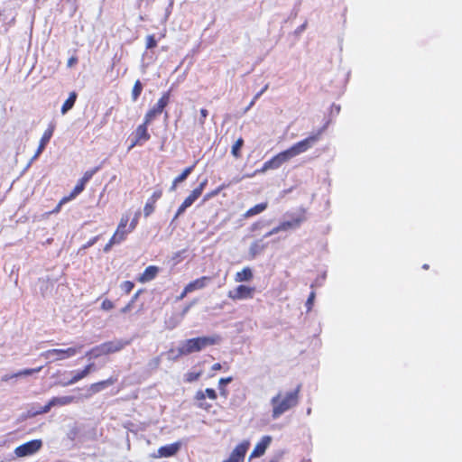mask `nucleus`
I'll return each mask as SVG.
<instances>
[{
  "label": "nucleus",
  "instance_id": "obj_22",
  "mask_svg": "<svg viewBox=\"0 0 462 462\" xmlns=\"http://www.w3.org/2000/svg\"><path fill=\"white\" fill-rule=\"evenodd\" d=\"M159 273V267L155 265H150L145 268L144 272L137 278V281L141 283L148 282L153 280Z\"/></svg>",
  "mask_w": 462,
  "mask_h": 462
},
{
  "label": "nucleus",
  "instance_id": "obj_48",
  "mask_svg": "<svg viewBox=\"0 0 462 462\" xmlns=\"http://www.w3.org/2000/svg\"><path fill=\"white\" fill-rule=\"evenodd\" d=\"M199 112H200L199 124L203 127L206 118L208 116V111L206 108H201Z\"/></svg>",
  "mask_w": 462,
  "mask_h": 462
},
{
  "label": "nucleus",
  "instance_id": "obj_15",
  "mask_svg": "<svg viewBox=\"0 0 462 462\" xmlns=\"http://www.w3.org/2000/svg\"><path fill=\"white\" fill-rule=\"evenodd\" d=\"M303 221L302 217H296L289 221H283L279 226L273 228L270 232H268L264 236L268 237L272 235L277 234L280 231H285L290 228L297 227L300 225V223Z\"/></svg>",
  "mask_w": 462,
  "mask_h": 462
},
{
  "label": "nucleus",
  "instance_id": "obj_14",
  "mask_svg": "<svg viewBox=\"0 0 462 462\" xmlns=\"http://www.w3.org/2000/svg\"><path fill=\"white\" fill-rule=\"evenodd\" d=\"M54 130H55V125L53 123H51L48 125L47 129L44 131V133L40 140V143H39V146L37 148L35 154L33 155V159H36L37 157H39V155L43 152L46 145L50 142L51 136L53 135Z\"/></svg>",
  "mask_w": 462,
  "mask_h": 462
},
{
  "label": "nucleus",
  "instance_id": "obj_50",
  "mask_svg": "<svg viewBox=\"0 0 462 462\" xmlns=\"http://www.w3.org/2000/svg\"><path fill=\"white\" fill-rule=\"evenodd\" d=\"M78 61H79V59H78V57H77V56H71V57L68 60V61H67V66H68L69 68H71V67H73L74 65H76V64L78 63Z\"/></svg>",
  "mask_w": 462,
  "mask_h": 462
},
{
  "label": "nucleus",
  "instance_id": "obj_62",
  "mask_svg": "<svg viewBox=\"0 0 462 462\" xmlns=\"http://www.w3.org/2000/svg\"><path fill=\"white\" fill-rule=\"evenodd\" d=\"M67 2H77V0H66Z\"/></svg>",
  "mask_w": 462,
  "mask_h": 462
},
{
  "label": "nucleus",
  "instance_id": "obj_58",
  "mask_svg": "<svg viewBox=\"0 0 462 462\" xmlns=\"http://www.w3.org/2000/svg\"><path fill=\"white\" fill-rule=\"evenodd\" d=\"M269 462H278V458H273Z\"/></svg>",
  "mask_w": 462,
  "mask_h": 462
},
{
  "label": "nucleus",
  "instance_id": "obj_45",
  "mask_svg": "<svg viewBox=\"0 0 462 462\" xmlns=\"http://www.w3.org/2000/svg\"><path fill=\"white\" fill-rule=\"evenodd\" d=\"M162 196V189H156L153 191L152 196L149 198L150 200L152 202H157L158 199H160Z\"/></svg>",
  "mask_w": 462,
  "mask_h": 462
},
{
  "label": "nucleus",
  "instance_id": "obj_12",
  "mask_svg": "<svg viewBox=\"0 0 462 462\" xmlns=\"http://www.w3.org/2000/svg\"><path fill=\"white\" fill-rule=\"evenodd\" d=\"M250 447L248 440H244L235 447L229 457L223 462H244L246 452Z\"/></svg>",
  "mask_w": 462,
  "mask_h": 462
},
{
  "label": "nucleus",
  "instance_id": "obj_54",
  "mask_svg": "<svg viewBox=\"0 0 462 462\" xmlns=\"http://www.w3.org/2000/svg\"><path fill=\"white\" fill-rule=\"evenodd\" d=\"M178 184L179 183H175V179H174L173 181H172V184L171 186V191L175 190Z\"/></svg>",
  "mask_w": 462,
  "mask_h": 462
},
{
  "label": "nucleus",
  "instance_id": "obj_34",
  "mask_svg": "<svg viewBox=\"0 0 462 462\" xmlns=\"http://www.w3.org/2000/svg\"><path fill=\"white\" fill-rule=\"evenodd\" d=\"M264 247H265V245L263 244H262L261 241H255L251 245L250 252L254 256L257 254H259L261 251H263Z\"/></svg>",
  "mask_w": 462,
  "mask_h": 462
},
{
  "label": "nucleus",
  "instance_id": "obj_43",
  "mask_svg": "<svg viewBox=\"0 0 462 462\" xmlns=\"http://www.w3.org/2000/svg\"><path fill=\"white\" fill-rule=\"evenodd\" d=\"M139 217H140V212H136L134 215V217L132 219V221L129 224V227H128L129 232H132L133 230L135 229V227L138 224Z\"/></svg>",
  "mask_w": 462,
  "mask_h": 462
},
{
  "label": "nucleus",
  "instance_id": "obj_25",
  "mask_svg": "<svg viewBox=\"0 0 462 462\" xmlns=\"http://www.w3.org/2000/svg\"><path fill=\"white\" fill-rule=\"evenodd\" d=\"M42 369V366H39L37 368H27V369H23V370H21L12 375H5V377H3V380L4 381H7L11 378H14V377H19V376H22V375H32V374H35V373H39L41 370Z\"/></svg>",
  "mask_w": 462,
  "mask_h": 462
},
{
  "label": "nucleus",
  "instance_id": "obj_16",
  "mask_svg": "<svg viewBox=\"0 0 462 462\" xmlns=\"http://www.w3.org/2000/svg\"><path fill=\"white\" fill-rule=\"evenodd\" d=\"M117 381L116 377L110 376L106 380H102L90 384L88 388V393L86 394V398L91 397L93 394L99 393L106 387L114 384Z\"/></svg>",
  "mask_w": 462,
  "mask_h": 462
},
{
  "label": "nucleus",
  "instance_id": "obj_35",
  "mask_svg": "<svg viewBox=\"0 0 462 462\" xmlns=\"http://www.w3.org/2000/svg\"><path fill=\"white\" fill-rule=\"evenodd\" d=\"M202 375V371L199 372H189L185 374V382L186 383H193L199 379Z\"/></svg>",
  "mask_w": 462,
  "mask_h": 462
},
{
  "label": "nucleus",
  "instance_id": "obj_3",
  "mask_svg": "<svg viewBox=\"0 0 462 462\" xmlns=\"http://www.w3.org/2000/svg\"><path fill=\"white\" fill-rule=\"evenodd\" d=\"M301 384L299 383L293 390L288 392L279 391L272 397V418L279 419L282 414L295 408L300 399Z\"/></svg>",
  "mask_w": 462,
  "mask_h": 462
},
{
  "label": "nucleus",
  "instance_id": "obj_10",
  "mask_svg": "<svg viewBox=\"0 0 462 462\" xmlns=\"http://www.w3.org/2000/svg\"><path fill=\"white\" fill-rule=\"evenodd\" d=\"M211 280H212V278L210 276H201L199 278L195 279L194 281L189 282L184 287L181 293L177 297V300H181L189 293L206 288L208 285V283L211 282Z\"/></svg>",
  "mask_w": 462,
  "mask_h": 462
},
{
  "label": "nucleus",
  "instance_id": "obj_51",
  "mask_svg": "<svg viewBox=\"0 0 462 462\" xmlns=\"http://www.w3.org/2000/svg\"><path fill=\"white\" fill-rule=\"evenodd\" d=\"M98 240V236L92 237L86 245H83V248H88L95 245Z\"/></svg>",
  "mask_w": 462,
  "mask_h": 462
},
{
  "label": "nucleus",
  "instance_id": "obj_36",
  "mask_svg": "<svg viewBox=\"0 0 462 462\" xmlns=\"http://www.w3.org/2000/svg\"><path fill=\"white\" fill-rule=\"evenodd\" d=\"M155 202H152L150 199L147 200L143 208V214L145 217H149L151 214L153 213L155 209Z\"/></svg>",
  "mask_w": 462,
  "mask_h": 462
},
{
  "label": "nucleus",
  "instance_id": "obj_13",
  "mask_svg": "<svg viewBox=\"0 0 462 462\" xmlns=\"http://www.w3.org/2000/svg\"><path fill=\"white\" fill-rule=\"evenodd\" d=\"M103 344L105 347V354L107 356L123 350L126 346L130 344V340L115 339L104 342Z\"/></svg>",
  "mask_w": 462,
  "mask_h": 462
},
{
  "label": "nucleus",
  "instance_id": "obj_52",
  "mask_svg": "<svg viewBox=\"0 0 462 462\" xmlns=\"http://www.w3.org/2000/svg\"><path fill=\"white\" fill-rule=\"evenodd\" d=\"M223 368V365L220 363H216L212 365L211 370L212 371H218Z\"/></svg>",
  "mask_w": 462,
  "mask_h": 462
},
{
  "label": "nucleus",
  "instance_id": "obj_59",
  "mask_svg": "<svg viewBox=\"0 0 462 462\" xmlns=\"http://www.w3.org/2000/svg\"><path fill=\"white\" fill-rule=\"evenodd\" d=\"M190 306H187L185 309H184V312H187L189 310Z\"/></svg>",
  "mask_w": 462,
  "mask_h": 462
},
{
  "label": "nucleus",
  "instance_id": "obj_19",
  "mask_svg": "<svg viewBox=\"0 0 462 462\" xmlns=\"http://www.w3.org/2000/svg\"><path fill=\"white\" fill-rule=\"evenodd\" d=\"M95 370V365L93 363L87 365L82 370L77 371L70 380L65 383L63 385H70L78 383L79 381L87 377L92 371Z\"/></svg>",
  "mask_w": 462,
  "mask_h": 462
},
{
  "label": "nucleus",
  "instance_id": "obj_21",
  "mask_svg": "<svg viewBox=\"0 0 462 462\" xmlns=\"http://www.w3.org/2000/svg\"><path fill=\"white\" fill-rule=\"evenodd\" d=\"M199 191L192 190L190 194L183 200L181 205L178 208L177 212L174 216V219H177L182 215L185 210L189 208L200 196L198 194Z\"/></svg>",
  "mask_w": 462,
  "mask_h": 462
},
{
  "label": "nucleus",
  "instance_id": "obj_55",
  "mask_svg": "<svg viewBox=\"0 0 462 462\" xmlns=\"http://www.w3.org/2000/svg\"><path fill=\"white\" fill-rule=\"evenodd\" d=\"M263 95V91H259L254 97V101H256Z\"/></svg>",
  "mask_w": 462,
  "mask_h": 462
},
{
  "label": "nucleus",
  "instance_id": "obj_41",
  "mask_svg": "<svg viewBox=\"0 0 462 462\" xmlns=\"http://www.w3.org/2000/svg\"><path fill=\"white\" fill-rule=\"evenodd\" d=\"M134 287V283L131 281H125L121 284L122 290L125 293L129 294Z\"/></svg>",
  "mask_w": 462,
  "mask_h": 462
},
{
  "label": "nucleus",
  "instance_id": "obj_32",
  "mask_svg": "<svg viewBox=\"0 0 462 462\" xmlns=\"http://www.w3.org/2000/svg\"><path fill=\"white\" fill-rule=\"evenodd\" d=\"M194 168L195 163L192 164L191 166L185 168L182 171V172L175 178V183H181L182 181H184L188 178V176L193 171Z\"/></svg>",
  "mask_w": 462,
  "mask_h": 462
},
{
  "label": "nucleus",
  "instance_id": "obj_39",
  "mask_svg": "<svg viewBox=\"0 0 462 462\" xmlns=\"http://www.w3.org/2000/svg\"><path fill=\"white\" fill-rule=\"evenodd\" d=\"M120 243H122V241L118 237H115L113 235L108 243L105 245L104 251L108 252L114 245Z\"/></svg>",
  "mask_w": 462,
  "mask_h": 462
},
{
  "label": "nucleus",
  "instance_id": "obj_49",
  "mask_svg": "<svg viewBox=\"0 0 462 462\" xmlns=\"http://www.w3.org/2000/svg\"><path fill=\"white\" fill-rule=\"evenodd\" d=\"M207 183H208V180H207V179H205V180H204L203 181H201V182L199 183V185L197 188H195L193 190H194V191H199V192H198V194H199V196H201V194H202V192H203V190H204V189H205V187H206Z\"/></svg>",
  "mask_w": 462,
  "mask_h": 462
},
{
  "label": "nucleus",
  "instance_id": "obj_57",
  "mask_svg": "<svg viewBox=\"0 0 462 462\" xmlns=\"http://www.w3.org/2000/svg\"><path fill=\"white\" fill-rule=\"evenodd\" d=\"M255 103V101H254V99L250 102L247 109H249L250 107H252L254 106V104Z\"/></svg>",
  "mask_w": 462,
  "mask_h": 462
},
{
  "label": "nucleus",
  "instance_id": "obj_18",
  "mask_svg": "<svg viewBox=\"0 0 462 462\" xmlns=\"http://www.w3.org/2000/svg\"><path fill=\"white\" fill-rule=\"evenodd\" d=\"M272 442V437L271 436H263L261 440L255 445L254 448L253 449L250 458L253 457H259L263 456L267 448L270 446Z\"/></svg>",
  "mask_w": 462,
  "mask_h": 462
},
{
  "label": "nucleus",
  "instance_id": "obj_61",
  "mask_svg": "<svg viewBox=\"0 0 462 462\" xmlns=\"http://www.w3.org/2000/svg\"><path fill=\"white\" fill-rule=\"evenodd\" d=\"M228 370H229V366H228V365H226V366L225 367V371H228Z\"/></svg>",
  "mask_w": 462,
  "mask_h": 462
},
{
  "label": "nucleus",
  "instance_id": "obj_9",
  "mask_svg": "<svg viewBox=\"0 0 462 462\" xmlns=\"http://www.w3.org/2000/svg\"><path fill=\"white\" fill-rule=\"evenodd\" d=\"M171 97V91L170 89L163 92L156 104L152 108H150L144 116L153 121L164 111L165 107L170 104Z\"/></svg>",
  "mask_w": 462,
  "mask_h": 462
},
{
  "label": "nucleus",
  "instance_id": "obj_33",
  "mask_svg": "<svg viewBox=\"0 0 462 462\" xmlns=\"http://www.w3.org/2000/svg\"><path fill=\"white\" fill-rule=\"evenodd\" d=\"M101 169V166H97L91 170H88L87 171L84 172L83 176L80 178V180H82V182H84L85 184H87L90 180L91 178Z\"/></svg>",
  "mask_w": 462,
  "mask_h": 462
},
{
  "label": "nucleus",
  "instance_id": "obj_56",
  "mask_svg": "<svg viewBox=\"0 0 462 462\" xmlns=\"http://www.w3.org/2000/svg\"><path fill=\"white\" fill-rule=\"evenodd\" d=\"M268 88V85H265L263 88H262V89L260 91H263V93H264Z\"/></svg>",
  "mask_w": 462,
  "mask_h": 462
},
{
  "label": "nucleus",
  "instance_id": "obj_11",
  "mask_svg": "<svg viewBox=\"0 0 462 462\" xmlns=\"http://www.w3.org/2000/svg\"><path fill=\"white\" fill-rule=\"evenodd\" d=\"M42 446V442L41 439H33L18 446L14 449V454L19 457L31 456L39 451Z\"/></svg>",
  "mask_w": 462,
  "mask_h": 462
},
{
  "label": "nucleus",
  "instance_id": "obj_30",
  "mask_svg": "<svg viewBox=\"0 0 462 462\" xmlns=\"http://www.w3.org/2000/svg\"><path fill=\"white\" fill-rule=\"evenodd\" d=\"M85 186L86 184L82 182V180L79 179L76 186L71 190V192L67 196L69 199V200H72L77 196H79L85 189Z\"/></svg>",
  "mask_w": 462,
  "mask_h": 462
},
{
  "label": "nucleus",
  "instance_id": "obj_40",
  "mask_svg": "<svg viewBox=\"0 0 462 462\" xmlns=\"http://www.w3.org/2000/svg\"><path fill=\"white\" fill-rule=\"evenodd\" d=\"M157 46V41L153 34L148 35L146 37V49H152Z\"/></svg>",
  "mask_w": 462,
  "mask_h": 462
},
{
  "label": "nucleus",
  "instance_id": "obj_47",
  "mask_svg": "<svg viewBox=\"0 0 462 462\" xmlns=\"http://www.w3.org/2000/svg\"><path fill=\"white\" fill-rule=\"evenodd\" d=\"M101 308L104 310H110L114 308V303L112 302V300L106 299L103 300Z\"/></svg>",
  "mask_w": 462,
  "mask_h": 462
},
{
  "label": "nucleus",
  "instance_id": "obj_42",
  "mask_svg": "<svg viewBox=\"0 0 462 462\" xmlns=\"http://www.w3.org/2000/svg\"><path fill=\"white\" fill-rule=\"evenodd\" d=\"M224 185L222 186H219L218 188H217L216 189L214 190H211L210 192H208V194H206L205 198H204V200H208L217 195H218V193L224 189Z\"/></svg>",
  "mask_w": 462,
  "mask_h": 462
},
{
  "label": "nucleus",
  "instance_id": "obj_37",
  "mask_svg": "<svg viewBox=\"0 0 462 462\" xmlns=\"http://www.w3.org/2000/svg\"><path fill=\"white\" fill-rule=\"evenodd\" d=\"M233 378L231 376L226 377V378H220L218 381L219 390L221 394L226 395V390L225 388V385L231 383Z\"/></svg>",
  "mask_w": 462,
  "mask_h": 462
},
{
  "label": "nucleus",
  "instance_id": "obj_5",
  "mask_svg": "<svg viewBox=\"0 0 462 462\" xmlns=\"http://www.w3.org/2000/svg\"><path fill=\"white\" fill-rule=\"evenodd\" d=\"M152 122V119L144 116L143 123L140 124L132 134L130 138L131 143L128 147L129 150L137 145H143L150 140L151 134L148 131V126Z\"/></svg>",
  "mask_w": 462,
  "mask_h": 462
},
{
  "label": "nucleus",
  "instance_id": "obj_46",
  "mask_svg": "<svg viewBox=\"0 0 462 462\" xmlns=\"http://www.w3.org/2000/svg\"><path fill=\"white\" fill-rule=\"evenodd\" d=\"M316 293L315 291H311L307 299L306 306L308 310H310L314 302Z\"/></svg>",
  "mask_w": 462,
  "mask_h": 462
},
{
  "label": "nucleus",
  "instance_id": "obj_60",
  "mask_svg": "<svg viewBox=\"0 0 462 462\" xmlns=\"http://www.w3.org/2000/svg\"><path fill=\"white\" fill-rule=\"evenodd\" d=\"M423 268H424V269H428V268H429V265H428V264H424V265H423Z\"/></svg>",
  "mask_w": 462,
  "mask_h": 462
},
{
  "label": "nucleus",
  "instance_id": "obj_17",
  "mask_svg": "<svg viewBox=\"0 0 462 462\" xmlns=\"http://www.w3.org/2000/svg\"><path fill=\"white\" fill-rule=\"evenodd\" d=\"M180 448V443L175 442L170 445L162 446L157 450V455L153 457H170L177 454Z\"/></svg>",
  "mask_w": 462,
  "mask_h": 462
},
{
  "label": "nucleus",
  "instance_id": "obj_1",
  "mask_svg": "<svg viewBox=\"0 0 462 462\" xmlns=\"http://www.w3.org/2000/svg\"><path fill=\"white\" fill-rule=\"evenodd\" d=\"M323 131L324 128L319 129L315 134H310L307 138L294 143L289 149L274 155L270 160L266 161L263 164L262 168L255 170L252 174H247L245 177L252 178L256 174L263 173L269 170H275L280 168L284 162L309 150L320 139Z\"/></svg>",
  "mask_w": 462,
  "mask_h": 462
},
{
  "label": "nucleus",
  "instance_id": "obj_4",
  "mask_svg": "<svg viewBox=\"0 0 462 462\" xmlns=\"http://www.w3.org/2000/svg\"><path fill=\"white\" fill-rule=\"evenodd\" d=\"M221 337L218 335L199 337L183 341L178 348L180 356H188L194 352H199L207 346L217 345Z\"/></svg>",
  "mask_w": 462,
  "mask_h": 462
},
{
  "label": "nucleus",
  "instance_id": "obj_23",
  "mask_svg": "<svg viewBox=\"0 0 462 462\" xmlns=\"http://www.w3.org/2000/svg\"><path fill=\"white\" fill-rule=\"evenodd\" d=\"M254 277L253 271L250 267H244L240 272L235 274V281L236 282H250Z\"/></svg>",
  "mask_w": 462,
  "mask_h": 462
},
{
  "label": "nucleus",
  "instance_id": "obj_2",
  "mask_svg": "<svg viewBox=\"0 0 462 462\" xmlns=\"http://www.w3.org/2000/svg\"><path fill=\"white\" fill-rule=\"evenodd\" d=\"M301 384L299 383L293 390L288 392L279 391L272 397V418L279 419L282 414L295 408L300 399Z\"/></svg>",
  "mask_w": 462,
  "mask_h": 462
},
{
  "label": "nucleus",
  "instance_id": "obj_6",
  "mask_svg": "<svg viewBox=\"0 0 462 462\" xmlns=\"http://www.w3.org/2000/svg\"><path fill=\"white\" fill-rule=\"evenodd\" d=\"M217 399V392L212 388H207L205 391L199 390L198 392H196L194 395L196 406L206 411H209L210 409L213 407L212 402H208V400L211 402H216Z\"/></svg>",
  "mask_w": 462,
  "mask_h": 462
},
{
  "label": "nucleus",
  "instance_id": "obj_24",
  "mask_svg": "<svg viewBox=\"0 0 462 462\" xmlns=\"http://www.w3.org/2000/svg\"><path fill=\"white\" fill-rule=\"evenodd\" d=\"M268 207L267 202L259 203L252 208H250L244 214V217L248 218L253 216L258 215L262 212H263Z\"/></svg>",
  "mask_w": 462,
  "mask_h": 462
},
{
  "label": "nucleus",
  "instance_id": "obj_44",
  "mask_svg": "<svg viewBox=\"0 0 462 462\" xmlns=\"http://www.w3.org/2000/svg\"><path fill=\"white\" fill-rule=\"evenodd\" d=\"M69 201H70V200H69V199L67 196L63 197L51 212L52 213H59L60 211V209H61L62 205H64L65 203H67Z\"/></svg>",
  "mask_w": 462,
  "mask_h": 462
},
{
  "label": "nucleus",
  "instance_id": "obj_28",
  "mask_svg": "<svg viewBox=\"0 0 462 462\" xmlns=\"http://www.w3.org/2000/svg\"><path fill=\"white\" fill-rule=\"evenodd\" d=\"M87 356H89V358H98L102 356H106L105 354V347L104 344H100L98 346H96L92 347L88 353Z\"/></svg>",
  "mask_w": 462,
  "mask_h": 462
},
{
  "label": "nucleus",
  "instance_id": "obj_31",
  "mask_svg": "<svg viewBox=\"0 0 462 462\" xmlns=\"http://www.w3.org/2000/svg\"><path fill=\"white\" fill-rule=\"evenodd\" d=\"M142 91H143V84L139 79H137L134 82L133 89H132V100L136 101L139 98V97L141 96Z\"/></svg>",
  "mask_w": 462,
  "mask_h": 462
},
{
  "label": "nucleus",
  "instance_id": "obj_38",
  "mask_svg": "<svg viewBox=\"0 0 462 462\" xmlns=\"http://www.w3.org/2000/svg\"><path fill=\"white\" fill-rule=\"evenodd\" d=\"M139 294H140V291H137L134 296L133 298L131 299V300L125 306L123 307L120 311L121 313H127L128 311L131 310V309L133 308V305L134 303L135 302V300L138 299L139 297Z\"/></svg>",
  "mask_w": 462,
  "mask_h": 462
},
{
  "label": "nucleus",
  "instance_id": "obj_8",
  "mask_svg": "<svg viewBox=\"0 0 462 462\" xmlns=\"http://www.w3.org/2000/svg\"><path fill=\"white\" fill-rule=\"evenodd\" d=\"M255 292L256 288L254 286L240 284L236 286L234 290L229 291L227 292V297L235 301L242 300H250L254 298Z\"/></svg>",
  "mask_w": 462,
  "mask_h": 462
},
{
  "label": "nucleus",
  "instance_id": "obj_20",
  "mask_svg": "<svg viewBox=\"0 0 462 462\" xmlns=\"http://www.w3.org/2000/svg\"><path fill=\"white\" fill-rule=\"evenodd\" d=\"M128 222L129 216L127 214L123 215L120 218L116 232L114 233L115 237H118L122 242L126 239L127 234L130 233L128 229H126Z\"/></svg>",
  "mask_w": 462,
  "mask_h": 462
},
{
  "label": "nucleus",
  "instance_id": "obj_27",
  "mask_svg": "<svg viewBox=\"0 0 462 462\" xmlns=\"http://www.w3.org/2000/svg\"><path fill=\"white\" fill-rule=\"evenodd\" d=\"M75 401V397L71 395L53 397L51 399V405L64 406L72 403Z\"/></svg>",
  "mask_w": 462,
  "mask_h": 462
},
{
  "label": "nucleus",
  "instance_id": "obj_53",
  "mask_svg": "<svg viewBox=\"0 0 462 462\" xmlns=\"http://www.w3.org/2000/svg\"><path fill=\"white\" fill-rule=\"evenodd\" d=\"M53 405H51V400L49 401V402L42 408V412H48L51 408L52 407Z\"/></svg>",
  "mask_w": 462,
  "mask_h": 462
},
{
  "label": "nucleus",
  "instance_id": "obj_7",
  "mask_svg": "<svg viewBox=\"0 0 462 462\" xmlns=\"http://www.w3.org/2000/svg\"><path fill=\"white\" fill-rule=\"evenodd\" d=\"M82 346L68 347L66 349H49L42 353L45 358H52L53 361L64 360L74 356L78 352L80 351Z\"/></svg>",
  "mask_w": 462,
  "mask_h": 462
},
{
  "label": "nucleus",
  "instance_id": "obj_29",
  "mask_svg": "<svg viewBox=\"0 0 462 462\" xmlns=\"http://www.w3.org/2000/svg\"><path fill=\"white\" fill-rule=\"evenodd\" d=\"M244 145V139L239 137L235 143L232 145L231 153L236 159H239L242 156L241 149Z\"/></svg>",
  "mask_w": 462,
  "mask_h": 462
},
{
  "label": "nucleus",
  "instance_id": "obj_26",
  "mask_svg": "<svg viewBox=\"0 0 462 462\" xmlns=\"http://www.w3.org/2000/svg\"><path fill=\"white\" fill-rule=\"evenodd\" d=\"M77 97H78V95L75 91H72L69 93V97L65 100V102L63 103V105L61 106V113L63 115L66 114L69 110H70L74 106Z\"/></svg>",
  "mask_w": 462,
  "mask_h": 462
}]
</instances>
